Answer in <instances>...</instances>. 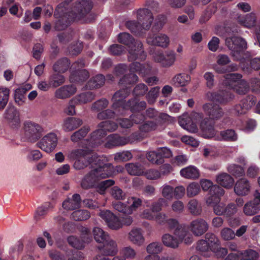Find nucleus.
<instances>
[{"label":"nucleus","mask_w":260,"mask_h":260,"mask_svg":"<svg viewBox=\"0 0 260 260\" xmlns=\"http://www.w3.org/2000/svg\"><path fill=\"white\" fill-rule=\"evenodd\" d=\"M113 173V167L111 164L102 162L84 176L81 182V186L84 189L91 188L99 180L111 176Z\"/></svg>","instance_id":"obj_1"},{"label":"nucleus","mask_w":260,"mask_h":260,"mask_svg":"<svg viewBox=\"0 0 260 260\" xmlns=\"http://www.w3.org/2000/svg\"><path fill=\"white\" fill-rule=\"evenodd\" d=\"M91 149H78L74 151V154L78 157L74 164V168L77 170L84 169L89 165L93 168L99 166L107 161L106 157L98 156L96 154L91 153Z\"/></svg>","instance_id":"obj_2"},{"label":"nucleus","mask_w":260,"mask_h":260,"mask_svg":"<svg viewBox=\"0 0 260 260\" xmlns=\"http://www.w3.org/2000/svg\"><path fill=\"white\" fill-rule=\"evenodd\" d=\"M54 16L57 18L54 28L57 30H62L68 27L72 22L76 20L72 19L74 16L66 2L59 4L54 12Z\"/></svg>","instance_id":"obj_3"},{"label":"nucleus","mask_w":260,"mask_h":260,"mask_svg":"<svg viewBox=\"0 0 260 260\" xmlns=\"http://www.w3.org/2000/svg\"><path fill=\"white\" fill-rule=\"evenodd\" d=\"M225 44L231 50V55L234 60L242 61L244 59V51L247 48L244 39L238 36L227 38Z\"/></svg>","instance_id":"obj_4"},{"label":"nucleus","mask_w":260,"mask_h":260,"mask_svg":"<svg viewBox=\"0 0 260 260\" xmlns=\"http://www.w3.org/2000/svg\"><path fill=\"white\" fill-rule=\"evenodd\" d=\"M93 5L90 0H82L70 9L74 15L72 19L78 21H85L86 15L90 11Z\"/></svg>","instance_id":"obj_5"},{"label":"nucleus","mask_w":260,"mask_h":260,"mask_svg":"<svg viewBox=\"0 0 260 260\" xmlns=\"http://www.w3.org/2000/svg\"><path fill=\"white\" fill-rule=\"evenodd\" d=\"M138 139L137 134H133L128 137H120L117 134H112L106 137L105 147L111 148L113 147L124 145L129 143H132L135 140Z\"/></svg>","instance_id":"obj_6"},{"label":"nucleus","mask_w":260,"mask_h":260,"mask_svg":"<svg viewBox=\"0 0 260 260\" xmlns=\"http://www.w3.org/2000/svg\"><path fill=\"white\" fill-rule=\"evenodd\" d=\"M24 131L26 136L31 142H36L42 136L43 128L39 124L31 121L24 123Z\"/></svg>","instance_id":"obj_7"},{"label":"nucleus","mask_w":260,"mask_h":260,"mask_svg":"<svg viewBox=\"0 0 260 260\" xmlns=\"http://www.w3.org/2000/svg\"><path fill=\"white\" fill-rule=\"evenodd\" d=\"M58 143L56 135L50 133L44 136L37 144V146L47 153L52 152L56 148Z\"/></svg>","instance_id":"obj_8"},{"label":"nucleus","mask_w":260,"mask_h":260,"mask_svg":"<svg viewBox=\"0 0 260 260\" xmlns=\"http://www.w3.org/2000/svg\"><path fill=\"white\" fill-rule=\"evenodd\" d=\"M4 118L12 128L17 129L20 127L21 121L20 113L15 107H8L4 113Z\"/></svg>","instance_id":"obj_9"},{"label":"nucleus","mask_w":260,"mask_h":260,"mask_svg":"<svg viewBox=\"0 0 260 260\" xmlns=\"http://www.w3.org/2000/svg\"><path fill=\"white\" fill-rule=\"evenodd\" d=\"M254 198L247 202L243 208V212L246 216H253L260 211V190H256L253 193Z\"/></svg>","instance_id":"obj_10"},{"label":"nucleus","mask_w":260,"mask_h":260,"mask_svg":"<svg viewBox=\"0 0 260 260\" xmlns=\"http://www.w3.org/2000/svg\"><path fill=\"white\" fill-rule=\"evenodd\" d=\"M256 103V99L253 95H249L236 105L231 110L234 115H240L245 114Z\"/></svg>","instance_id":"obj_11"},{"label":"nucleus","mask_w":260,"mask_h":260,"mask_svg":"<svg viewBox=\"0 0 260 260\" xmlns=\"http://www.w3.org/2000/svg\"><path fill=\"white\" fill-rule=\"evenodd\" d=\"M209 224L206 220L198 218L192 220L188 225V229L193 235L200 237L204 235L209 229Z\"/></svg>","instance_id":"obj_12"},{"label":"nucleus","mask_w":260,"mask_h":260,"mask_svg":"<svg viewBox=\"0 0 260 260\" xmlns=\"http://www.w3.org/2000/svg\"><path fill=\"white\" fill-rule=\"evenodd\" d=\"M128 59L129 61L142 60L146 58V53L143 48V44L140 41L136 40L134 43L128 47Z\"/></svg>","instance_id":"obj_13"},{"label":"nucleus","mask_w":260,"mask_h":260,"mask_svg":"<svg viewBox=\"0 0 260 260\" xmlns=\"http://www.w3.org/2000/svg\"><path fill=\"white\" fill-rule=\"evenodd\" d=\"M203 109L210 120H218L221 119L224 114L222 108L216 104H205L203 106Z\"/></svg>","instance_id":"obj_14"},{"label":"nucleus","mask_w":260,"mask_h":260,"mask_svg":"<svg viewBox=\"0 0 260 260\" xmlns=\"http://www.w3.org/2000/svg\"><path fill=\"white\" fill-rule=\"evenodd\" d=\"M106 135L107 134L104 132V129H101L100 128L93 132L91 134L87 149H91L101 145L105 146V143L106 142V138L105 137Z\"/></svg>","instance_id":"obj_15"},{"label":"nucleus","mask_w":260,"mask_h":260,"mask_svg":"<svg viewBox=\"0 0 260 260\" xmlns=\"http://www.w3.org/2000/svg\"><path fill=\"white\" fill-rule=\"evenodd\" d=\"M77 91V88L75 85H64L55 90L54 96L58 99L66 100L74 95Z\"/></svg>","instance_id":"obj_16"},{"label":"nucleus","mask_w":260,"mask_h":260,"mask_svg":"<svg viewBox=\"0 0 260 260\" xmlns=\"http://www.w3.org/2000/svg\"><path fill=\"white\" fill-rule=\"evenodd\" d=\"M137 19L142 23L144 29H148L153 20L152 13L147 9H140L137 11Z\"/></svg>","instance_id":"obj_17"},{"label":"nucleus","mask_w":260,"mask_h":260,"mask_svg":"<svg viewBox=\"0 0 260 260\" xmlns=\"http://www.w3.org/2000/svg\"><path fill=\"white\" fill-rule=\"evenodd\" d=\"M224 194L223 188L217 185H214L209 191V196L206 199V204L213 207L215 204L220 202V197Z\"/></svg>","instance_id":"obj_18"},{"label":"nucleus","mask_w":260,"mask_h":260,"mask_svg":"<svg viewBox=\"0 0 260 260\" xmlns=\"http://www.w3.org/2000/svg\"><path fill=\"white\" fill-rule=\"evenodd\" d=\"M207 99L210 101H215L220 103H225L233 98V95L228 91L208 92L206 94Z\"/></svg>","instance_id":"obj_19"},{"label":"nucleus","mask_w":260,"mask_h":260,"mask_svg":"<svg viewBox=\"0 0 260 260\" xmlns=\"http://www.w3.org/2000/svg\"><path fill=\"white\" fill-rule=\"evenodd\" d=\"M129 93L130 90L127 88L120 89L116 92L112 99L113 102L112 104V108H119L122 110V107L126 103H124L123 102V100L126 98Z\"/></svg>","instance_id":"obj_20"},{"label":"nucleus","mask_w":260,"mask_h":260,"mask_svg":"<svg viewBox=\"0 0 260 260\" xmlns=\"http://www.w3.org/2000/svg\"><path fill=\"white\" fill-rule=\"evenodd\" d=\"M154 57L156 61L161 63L164 67L172 66L175 60V55L172 51L156 54Z\"/></svg>","instance_id":"obj_21"},{"label":"nucleus","mask_w":260,"mask_h":260,"mask_svg":"<svg viewBox=\"0 0 260 260\" xmlns=\"http://www.w3.org/2000/svg\"><path fill=\"white\" fill-rule=\"evenodd\" d=\"M147 41L148 44L161 47H167L170 43L168 37L162 34L150 36L147 38Z\"/></svg>","instance_id":"obj_22"},{"label":"nucleus","mask_w":260,"mask_h":260,"mask_svg":"<svg viewBox=\"0 0 260 260\" xmlns=\"http://www.w3.org/2000/svg\"><path fill=\"white\" fill-rule=\"evenodd\" d=\"M103 244V246L98 247V249L105 255L112 256L117 253L118 251L117 243L110 237Z\"/></svg>","instance_id":"obj_23"},{"label":"nucleus","mask_w":260,"mask_h":260,"mask_svg":"<svg viewBox=\"0 0 260 260\" xmlns=\"http://www.w3.org/2000/svg\"><path fill=\"white\" fill-rule=\"evenodd\" d=\"M214 123L208 119H204L201 123L202 136L206 138H211L215 136L216 131Z\"/></svg>","instance_id":"obj_24"},{"label":"nucleus","mask_w":260,"mask_h":260,"mask_svg":"<svg viewBox=\"0 0 260 260\" xmlns=\"http://www.w3.org/2000/svg\"><path fill=\"white\" fill-rule=\"evenodd\" d=\"M174 235L180 240V244L184 242L185 244H190L193 242L192 235L182 226H179L174 231Z\"/></svg>","instance_id":"obj_25"},{"label":"nucleus","mask_w":260,"mask_h":260,"mask_svg":"<svg viewBox=\"0 0 260 260\" xmlns=\"http://www.w3.org/2000/svg\"><path fill=\"white\" fill-rule=\"evenodd\" d=\"M83 124L82 120L78 118L70 117L66 118L62 128L66 132H71L80 127Z\"/></svg>","instance_id":"obj_26"},{"label":"nucleus","mask_w":260,"mask_h":260,"mask_svg":"<svg viewBox=\"0 0 260 260\" xmlns=\"http://www.w3.org/2000/svg\"><path fill=\"white\" fill-rule=\"evenodd\" d=\"M128 240L133 244L138 246H142L145 241V238L143 236L140 229H133L128 234Z\"/></svg>","instance_id":"obj_27"},{"label":"nucleus","mask_w":260,"mask_h":260,"mask_svg":"<svg viewBox=\"0 0 260 260\" xmlns=\"http://www.w3.org/2000/svg\"><path fill=\"white\" fill-rule=\"evenodd\" d=\"M146 107V103L145 101H138L136 99H132L127 101L122 108V111L124 110H131L132 112L140 111L144 110Z\"/></svg>","instance_id":"obj_28"},{"label":"nucleus","mask_w":260,"mask_h":260,"mask_svg":"<svg viewBox=\"0 0 260 260\" xmlns=\"http://www.w3.org/2000/svg\"><path fill=\"white\" fill-rule=\"evenodd\" d=\"M250 187L249 181L245 178H242L236 183L234 191L238 195L246 196L249 192Z\"/></svg>","instance_id":"obj_29"},{"label":"nucleus","mask_w":260,"mask_h":260,"mask_svg":"<svg viewBox=\"0 0 260 260\" xmlns=\"http://www.w3.org/2000/svg\"><path fill=\"white\" fill-rule=\"evenodd\" d=\"M81 199L79 194L75 193L71 198H68L62 203L64 209L73 210L79 208L81 206Z\"/></svg>","instance_id":"obj_30"},{"label":"nucleus","mask_w":260,"mask_h":260,"mask_svg":"<svg viewBox=\"0 0 260 260\" xmlns=\"http://www.w3.org/2000/svg\"><path fill=\"white\" fill-rule=\"evenodd\" d=\"M161 241L165 246L172 249L177 248L180 244V240H178L175 236L168 233L165 234L162 236Z\"/></svg>","instance_id":"obj_31"},{"label":"nucleus","mask_w":260,"mask_h":260,"mask_svg":"<svg viewBox=\"0 0 260 260\" xmlns=\"http://www.w3.org/2000/svg\"><path fill=\"white\" fill-rule=\"evenodd\" d=\"M216 182L224 188H230L234 184V180L229 174L222 173L217 175Z\"/></svg>","instance_id":"obj_32"},{"label":"nucleus","mask_w":260,"mask_h":260,"mask_svg":"<svg viewBox=\"0 0 260 260\" xmlns=\"http://www.w3.org/2000/svg\"><path fill=\"white\" fill-rule=\"evenodd\" d=\"M179 123L184 129L191 133H196L198 128L196 124L191 121V117L185 115L179 118Z\"/></svg>","instance_id":"obj_33"},{"label":"nucleus","mask_w":260,"mask_h":260,"mask_svg":"<svg viewBox=\"0 0 260 260\" xmlns=\"http://www.w3.org/2000/svg\"><path fill=\"white\" fill-rule=\"evenodd\" d=\"M113 110L114 111L110 109H107L100 112L97 115L98 119L100 120L111 119L114 118L115 115L124 114L123 111L121 110L120 109L117 108L113 109Z\"/></svg>","instance_id":"obj_34"},{"label":"nucleus","mask_w":260,"mask_h":260,"mask_svg":"<svg viewBox=\"0 0 260 260\" xmlns=\"http://www.w3.org/2000/svg\"><path fill=\"white\" fill-rule=\"evenodd\" d=\"M70 62L66 57L61 58L57 60L53 66V70L55 72L63 73L69 68Z\"/></svg>","instance_id":"obj_35"},{"label":"nucleus","mask_w":260,"mask_h":260,"mask_svg":"<svg viewBox=\"0 0 260 260\" xmlns=\"http://www.w3.org/2000/svg\"><path fill=\"white\" fill-rule=\"evenodd\" d=\"M257 17L255 13H250L244 17L239 18V22L244 26L250 28L255 26Z\"/></svg>","instance_id":"obj_36"},{"label":"nucleus","mask_w":260,"mask_h":260,"mask_svg":"<svg viewBox=\"0 0 260 260\" xmlns=\"http://www.w3.org/2000/svg\"><path fill=\"white\" fill-rule=\"evenodd\" d=\"M95 98V94L91 91H87L76 95L73 98L78 104H85L91 102Z\"/></svg>","instance_id":"obj_37"},{"label":"nucleus","mask_w":260,"mask_h":260,"mask_svg":"<svg viewBox=\"0 0 260 260\" xmlns=\"http://www.w3.org/2000/svg\"><path fill=\"white\" fill-rule=\"evenodd\" d=\"M105 79L103 75L100 74L92 78L86 84L87 89H93L102 87L105 83Z\"/></svg>","instance_id":"obj_38"},{"label":"nucleus","mask_w":260,"mask_h":260,"mask_svg":"<svg viewBox=\"0 0 260 260\" xmlns=\"http://www.w3.org/2000/svg\"><path fill=\"white\" fill-rule=\"evenodd\" d=\"M128 174L132 175L140 176L144 173V167L140 163H128L125 166Z\"/></svg>","instance_id":"obj_39"},{"label":"nucleus","mask_w":260,"mask_h":260,"mask_svg":"<svg viewBox=\"0 0 260 260\" xmlns=\"http://www.w3.org/2000/svg\"><path fill=\"white\" fill-rule=\"evenodd\" d=\"M190 81V77L185 73H180L176 75L172 79V84L180 87L184 86L188 84Z\"/></svg>","instance_id":"obj_40"},{"label":"nucleus","mask_w":260,"mask_h":260,"mask_svg":"<svg viewBox=\"0 0 260 260\" xmlns=\"http://www.w3.org/2000/svg\"><path fill=\"white\" fill-rule=\"evenodd\" d=\"M180 175L186 179H196L199 177V170L194 167L189 166L183 168L180 172Z\"/></svg>","instance_id":"obj_41"},{"label":"nucleus","mask_w":260,"mask_h":260,"mask_svg":"<svg viewBox=\"0 0 260 260\" xmlns=\"http://www.w3.org/2000/svg\"><path fill=\"white\" fill-rule=\"evenodd\" d=\"M92 233L95 240L98 243L103 244L110 238V236L107 233L99 227L94 228L92 230Z\"/></svg>","instance_id":"obj_42"},{"label":"nucleus","mask_w":260,"mask_h":260,"mask_svg":"<svg viewBox=\"0 0 260 260\" xmlns=\"http://www.w3.org/2000/svg\"><path fill=\"white\" fill-rule=\"evenodd\" d=\"M56 72L51 75L49 77L50 85H51L52 88L59 87L65 82V77L64 76Z\"/></svg>","instance_id":"obj_43"},{"label":"nucleus","mask_w":260,"mask_h":260,"mask_svg":"<svg viewBox=\"0 0 260 260\" xmlns=\"http://www.w3.org/2000/svg\"><path fill=\"white\" fill-rule=\"evenodd\" d=\"M127 203L131 204L127 206V214H131L134 211L136 210L142 205V201L141 199L136 197H131L127 199Z\"/></svg>","instance_id":"obj_44"},{"label":"nucleus","mask_w":260,"mask_h":260,"mask_svg":"<svg viewBox=\"0 0 260 260\" xmlns=\"http://www.w3.org/2000/svg\"><path fill=\"white\" fill-rule=\"evenodd\" d=\"M146 157L149 161L153 164L160 165L164 162V159L160 156V153L157 149L155 151H151L147 152Z\"/></svg>","instance_id":"obj_45"},{"label":"nucleus","mask_w":260,"mask_h":260,"mask_svg":"<svg viewBox=\"0 0 260 260\" xmlns=\"http://www.w3.org/2000/svg\"><path fill=\"white\" fill-rule=\"evenodd\" d=\"M205 239L211 251L216 247L220 245L219 239L215 234L212 233H207L205 235Z\"/></svg>","instance_id":"obj_46"},{"label":"nucleus","mask_w":260,"mask_h":260,"mask_svg":"<svg viewBox=\"0 0 260 260\" xmlns=\"http://www.w3.org/2000/svg\"><path fill=\"white\" fill-rule=\"evenodd\" d=\"M187 207L192 215L198 216L202 213V207L198 201L195 199H192L189 201Z\"/></svg>","instance_id":"obj_47"},{"label":"nucleus","mask_w":260,"mask_h":260,"mask_svg":"<svg viewBox=\"0 0 260 260\" xmlns=\"http://www.w3.org/2000/svg\"><path fill=\"white\" fill-rule=\"evenodd\" d=\"M163 246L159 242H153L146 247V251L149 254H158L163 250Z\"/></svg>","instance_id":"obj_48"},{"label":"nucleus","mask_w":260,"mask_h":260,"mask_svg":"<svg viewBox=\"0 0 260 260\" xmlns=\"http://www.w3.org/2000/svg\"><path fill=\"white\" fill-rule=\"evenodd\" d=\"M109 105V101L105 98H102L94 102L91 106L93 112H99L106 109Z\"/></svg>","instance_id":"obj_49"},{"label":"nucleus","mask_w":260,"mask_h":260,"mask_svg":"<svg viewBox=\"0 0 260 260\" xmlns=\"http://www.w3.org/2000/svg\"><path fill=\"white\" fill-rule=\"evenodd\" d=\"M89 131L88 127L84 126L74 133L71 136V140L73 142H77L84 138Z\"/></svg>","instance_id":"obj_50"},{"label":"nucleus","mask_w":260,"mask_h":260,"mask_svg":"<svg viewBox=\"0 0 260 260\" xmlns=\"http://www.w3.org/2000/svg\"><path fill=\"white\" fill-rule=\"evenodd\" d=\"M258 257V254L256 251L249 249L240 253V260H257Z\"/></svg>","instance_id":"obj_51"},{"label":"nucleus","mask_w":260,"mask_h":260,"mask_svg":"<svg viewBox=\"0 0 260 260\" xmlns=\"http://www.w3.org/2000/svg\"><path fill=\"white\" fill-rule=\"evenodd\" d=\"M110 195L116 200H123L126 198V193L118 186H113L110 189Z\"/></svg>","instance_id":"obj_52"},{"label":"nucleus","mask_w":260,"mask_h":260,"mask_svg":"<svg viewBox=\"0 0 260 260\" xmlns=\"http://www.w3.org/2000/svg\"><path fill=\"white\" fill-rule=\"evenodd\" d=\"M90 216V213L85 210H76L72 214V218L76 221L85 220L88 219Z\"/></svg>","instance_id":"obj_53"},{"label":"nucleus","mask_w":260,"mask_h":260,"mask_svg":"<svg viewBox=\"0 0 260 260\" xmlns=\"http://www.w3.org/2000/svg\"><path fill=\"white\" fill-rule=\"evenodd\" d=\"M242 76L240 74L231 73L224 76V83L226 85L232 86L233 83L238 84L241 80Z\"/></svg>","instance_id":"obj_54"},{"label":"nucleus","mask_w":260,"mask_h":260,"mask_svg":"<svg viewBox=\"0 0 260 260\" xmlns=\"http://www.w3.org/2000/svg\"><path fill=\"white\" fill-rule=\"evenodd\" d=\"M120 254L126 259H134L136 257L137 252L130 246L123 247L120 250Z\"/></svg>","instance_id":"obj_55"},{"label":"nucleus","mask_w":260,"mask_h":260,"mask_svg":"<svg viewBox=\"0 0 260 260\" xmlns=\"http://www.w3.org/2000/svg\"><path fill=\"white\" fill-rule=\"evenodd\" d=\"M201 191L200 185L198 183L192 182L186 187V195L191 198L198 195Z\"/></svg>","instance_id":"obj_56"},{"label":"nucleus","mask_w":260,"mask_h":260,"mask_svg":"<svg viewBox=\"0 0 260 260\" xmlns=\"http://www.w3.org/2000/svg\"><path fill=\"white\" fill-rule=\"evenodd\" d=\"M9 90L6 87L0 88V110L6 107L9 101Z\"/></svg>","instance_id":"obj_57"},{"label":"nucleus","mask_w":260,"mask_h":260,"mask_svg":"<svg viewBox=\"0 0 260 260\" xmlns=\"http://www.w3.org/2000/svg\"><path fill=\"white\" fill-rule=\"evenodd\" d=\"M118 41L119 43L124 44L127 47L136 42L134 39L128 33L122 32L119 34Z\"/></svg>","instance_id":"obj_58"},{"label":"nucleus","mask_w":260,"mask_h":260,"mask_svg":"<svg viewBox=\"0 0 260 260\" xmlns=\"http://www.w3.org/2000/svg\"><path fill=\"white\" fill-rule=\"evenodd\" d=\"M89 77V74L88 72L85 70H82L79 71L76 73H72L70 77V79L72 80L83 82L88 79Z\"/></svg>","instance_id":"obj_59"},{"label":"nucleus","mask_w":260,"mask_h":260,"mask_svg":"<svg viewBox=\"0 0 260 260\" xmlns=\"http://www.w3.org/2000/svg\"><path fill=\"white\" fill-rule=\"evenodd\" d=\"M125 25L132 32L139 35L142 32L143 29L142 23H139V22H137L134 20L126 22Z\"/></svg>","instance_id":"obj_60"},{"label":"nucleus","mask_w":260,"mask_h":260,"mask_svg":"<svg viewBox=\"0 0 260 260\" xmlns=\"http://www.w3.org/2000/svg\"><path fill=\"white\" fill-rule=\"evenodd\" d=\"M221 238L224 241L233 240L235 237V232L230 228L225 227L220 231Z\"/></svg>","instance_id":"obj_61"},{"label":"nucleus","mask_w":260,"mask_h":260,"mask_svg":"<svg viewBox=\"0 0 260 260\" xmlns=\"http://www.w3.org/2000/svg\"><path fill=\"white\" fill-rule=\"evenodd\" d=\"M27 89L24 87L17 89L15 91L14 98L15 102L19 105H21L24 102V94L26 93Z\"/></svg>","instance_id":"obj_62"},{"label":"nucleus","mask_w":260,"mask_h":260,"mask_svg":"<svg viewBox=\"0 0 260 260\" xmlns=\"http://www.w3.org/2000/svg\"><path fill=\"white\" fill-rule=\"evenodd\" d=\"M138 77L133 74L131 73L128 75H125L119 81V84L123 85H130L134 84L138 81Z\"/></svg>","instance_id":"obj_63"},{"label":"nucleus","mask_w":260,"mask_h":260,"mask_svg":"<svg viewBox=\"0 0 260 260\" xmlns=\"http://www.w3.org/2000/svg\"><path fill=\"white\" fill-rule=\"evenodd\" d=\"M234 90L239 94H244L249 90V86L247 82L243 80L234 85Z\"/></svg>","instance_id":"obj_64"}]
</instances>
